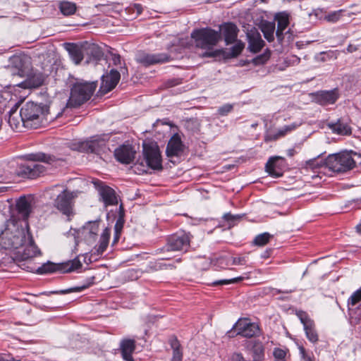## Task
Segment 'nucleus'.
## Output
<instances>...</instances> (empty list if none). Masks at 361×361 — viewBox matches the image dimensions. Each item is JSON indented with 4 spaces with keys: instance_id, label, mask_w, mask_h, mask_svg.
<instances>
[{
    "instance_id": "obj_6",
    "label": "nucleus",
    "mask_w": 361,
    "mask_h": 361,
    "mask_svg": "<svg viewBox=\"0 0 361 361\" xmlns=\"http://www.w3.org/2000/svg\"><path fill=\"white\" fill-rule=\"evenodd\" d=\"M42 111L41 106L32 102H27L20 111V122L25 127L37 128L40 125Z\"/></svg>"
},
{
    "instance_id": "obj_63",
    "label": "nucleus",
    "mask_w": 361,
    "mask_h": 361,
    "mask_svg": "<svg viewBox=\"0 0 361 361\" xmlns=\"http://www.w3.org/2000/svg\"><path fill=\"white\" fill-rule=\"evenodd\" d=\"M0 361H7V360L4 355L0 354Z\"/></svg>"
},
{
    "instance_id": "obj_60",
    "label": "nucleus",
    "mask_w": 361,
    "mask_h": 361,
    "mask_svg": "<svg viewBox=\"0 0 361 361\" xmlns=\"http://www.w3.org/2000/svg\"><path fill=\"white\" fill-rule=\"evenodd\" d=\"M119 236H120L119 233H118V235H116V233H115L114 239V241H113L114 244L116 243L118 241V240L119 238Z\"/></svg>"
},
{
    "instance_id": "obj_12",
    "label": "nucleus",
    "mask_w": 361,
    "mask_h": 361,
    "mask_svg": "<svg viewBox=\"0 0 361 361\" xmlns=\"http://www.w3.org/2000/svg\"><path fill=\"white\" fill-rule=\"evenodd\" d=\"M297 315L301 323L303 324L307 339L312 343H317L318 341L319 336L317 331L315 330L314 322L304 312H299L297 313Z\"/></svg>"
},
{
    "instance_id": "obj_5",
    "label": "nucleus",
    "mask_w": 361,
    "mask_h": 361,
    "mask_svg": "<svg viewBox=\"0 0 361 361\" xmlns=\"http://www.w3.org/2000/svg\"><path fill=\"white\" fill-rule=\"evenodd\" d=\"M195 46L198 48L210 51L221 39L220 31H216L210 27L194 30L191 32Z\"/></svg>"
},
{
    "instance_id": "obj_7",
    "label": "nucleus",
    "mask_w": 361,
    "mask_h": 361,
    "mask_svg": "<svg viewBox=\"0 0 361 361\" xmlns=\"http://www.w3.org/2000/svg\"><path fill=\"white\" fill-rule=\"evenodd\" d=\"M82 267L80 261L78 258L73 260L68 261L61 264H54L50 262L42 264L37 269L31 268L30 271L37 274H43L47 273H53L57 271L62 272H71L74 270L78 269Z\"/></svg>"
},
{
    "instance_id": "obj_44",
    "label": "nucleus",
    "mask_w": 361,
    "mask_h": 361,
    "mask_svg": "<svg viewBox=\"0 0 361 361\" xmlns=\"http://www.w3.org/2000/svg\"><path fill=\"white\" fill-rule=\"evenodd\" d=\"M87 287H88V286H76V287L71 288L69 289L60 290L59 293L61 294H66V293H71V292H78V291H81V290L85 289Z\"/></svg>"
},
{
    "instance_id": "obj_49",
    "label": "nucleus",
    "mask_w": 361,
    "mask_h": 361,
    "mask_svg": "<svg viewBox=\"0 0 361 361\" xmlns=\"http://www.w3.org/2000/svg\"><path fill=\"white\" fill-rule=\"evenodd\" d=\"M231 361H247L240 353H233L231 356Z\"/></svg>"
},
{
    "instance_id": "obj_1",
    "label": "nucleus",
    "mask_w": 361,
    "mask_h": 361,
    "mask_svg": "<svg viewBox=\"0 0 361 361\" xmlns=\"http://www.w3.org/2000/svg\"><path fill=\"white\" fill-rule=\"evenodd\" d=\"M324 164L330 171L344 173L352 170L357 164H361V155L353 151H343L329 154Z\"/></svg>"
},
{
    "instance_id": "obj_31",
    "label": "nucleus",
    "mask_w": 361,
    "mask_h": 361,
    "mask_svg": "<svg viewBox=\"0 0 361 361\" xmlns=\"http://www.w3.org/2000/svg\"><path fill=\"white\" fill-rule=\"evenodd\" d=\"M252 360L253 361H263L264 357V349L259 342L252 343Z\"/></svg>"
},
{
    "instance_id": "obj_51",
    "label": "nucleus",
    "mask_w": 361,
    "mask_h": 361,
    "mask_svg": "<svg viewBox=\"0 0 361 361\" xmlns=\"http://www.w3.org/2000/svg\"><path fill=\"white\" fill-rule=\"evenodd\" d=\"M112 61L114 65H118L121 63V56L118 54H113Z\"/></svg>"
},
{
    "instance_id": "obj_64",
    "label": "nucleus",
    "mask_w": 361,
    "mask_h": 361,
    "mask_svg": "<svg viewBox=\"0 0 361 361\" xmlns=\"http://www.w3.org/2000/svg\"><path fill=\"white\" fill-rule=\"evenodd\" d=\"M121 71H122V73L124 74L125 71H127V70L125 68H123L121 69Z\"/></svg>"
},
{
    "instance_id": "obj_26",
    "label": "nucleus",
    "mask_w": 361,
    "mask_h": 361,
    "mask_svg": "<svg viewBox=\"0 0 361 361\" xmlns=\"http://www.w3.org/2000/svg\"><path fill=\"white\" fill-rule=\"evenodd\" d=\"M298 124L291 123L290 125L285 126L277 130L274 134H267L265 136L266 141L276 140L280 137H284L288 133L293 131L298 126Z\"/></svg>"
},
{
    "instance_id": "obj_19",
    "label": "nucleus",
    "mask_w": 361,
    "mask_h": 361,
    "mask_svg": "<svg viewBox=\"0 0 361 361\" xmlns=\"http://www.w3.org/2000/svg\"><path fill=\"white\" fill-rule=\"evenodd\" d=\"M284 159L281 157H271L266 164L267 172L273 177H279L282 175V166Z\"/></svg>"
},
{
    "instance_id": "obj_11",
    "label": "nucleus",
    "mask_w": 361,
    "mask_h": 361,
    "mask_svg": "<svg viewBox=\"0 0 361 361\" xmlns=\"http://www.w3.org/2000/svg\"><path fill=\"white\" fill-rule=\"evenodd\" d=\"M233 329L237 331V334L243 337L250 338L259 333V327L255 323H250L246 319H240L234 325Z\"/></svg>"
},
{
    "instance_id": "obj_41",
    "label": "nucleus",
    "mask_w": 361,
    "mask_h": 361,
    "mask_svg": "<svg viewBox=\"0 0 361 361\" xmlns=\"http://www.w3.org/2000/svg\"><path fill=\"white\" fill-rule=\"evenodd\" d=\"M341 12H342L341 10L332 12V13L328 14L327 16H326L325 19L329 22L335 23L340 19L341 16Z\"/></svg>"
},
{
    "instance_id": "obj_14",
    "label": "nucleus",
    "mask_w": 361,
    "mask_h": 361,
    "mask_svg": "<svg viewBox=\"0 0 361 361\" xmlns=\"http://www.w3.org/2000/svg\"><path fill=\"white\" fill-rule=\"evenodd\" d=\"M120 78L121 74L118 71L111 70L109 73L102 76L100 91L105 94L113 90L118 82Z\"/></svg>"
},
{
    "instance_id": "obj_8",
    "label": "nucleus",
    "mask_w": 361,
    "mask_h": 361,
    "mask_svg": "<svg viewBox=\"0 0 361 361\" xmlns=\"http://www.w3.org/2000/svg\"><path fill=\"white\" fill-rule=\"evenodd\" d=\"M143 157L146 166L153 170L162 169V159L157 144H143Z\"/></svg>"
},
{
    "instance_id": "obj_53",
    "label": "nucleus",
    "mask_w": 361,
    "mask_h": 361,
    "mask_svg": "<svg viewBox=\"0 0 361 361\" xmlns=\"http://www.w3.org/2000/svg\"><path fill=\"white\" fill-rule=\"evenodd\" d=\"M269 58V56H260L259 57H257V59H255V62L256 63H258V61H260V60H262V63H264V61H266Z\"/></svg>"
},
{
    "instance_id": "obj_3",
    "label": "nucleus",
    "mask_w": 361,
    "mask_h": 361,
    "mask_svg": "<svg viewBox=\"0 0 361 361\" xmlns=\"http://www.w3.org/2000/svg\"><path fill=\"white\" fill-rule=\"evenodd\" d=\"M27 159L32 162L19 166L18 174L29 178H35L45 171V167L41 164H51L56 158L50 154L37 152L27 155Z\"/></svg>"
},
{
    "instance_id": "obj_20",
    "label": "nucleus",
    "mask_w": 361,
    "mask_h": 361,
    "mask_svg": "<svg viewBox=\"0 0 361 361\" xmlns=\"http://www.w3.org/2000/svg\"><path fill=\"white\" fill-rule=\"evenodd\" d=\"M99 195L105 205H114L118 204L115 191L107 185L99 184L97 186Z\"/></svg>"
},
{
    "instance_id": "obj_46",
    "label": "nucleus",
    "mask_w": 361,
    "mask_h": 361,
    "mask_svg": "<svg viewBox=\"0 0 361 361\" xmlns=\"http://www.w3.org/2000/svg\"><path fill=\"white\" fill-rule=\"evenodd\" d=\"M11 61L18 68L20 69L22 67L23 58L20 56H12L11 58Z\"/></svg>"
},
{
    "instance_id": "obj_39",
    "label": "nucleus",
    "mask_w": 361,
    "mask_h": 361,
    "mask_svg": "<svg viewBox=\"0 0 361 361\" xmlns=\"http://www.w3.org/2000/svg\"><path fill=\"white\" fill-rule=\"evenodd\" d=\"M361 300V288L355 291L348 299V304L354 306Z\"/></svg>"
},
{
    "instance_id": "obj_13",
    "label": "nucleus",
    "mask_w": 361,
    "mask_h": 361,
    "mask_svg": "<svg viewBox=\"0 0 361 361\" xmlns=\"http://www.w3.org/2000/svg\"><path fill=\"white\" fill-rule=\"evenodd\" d=\"M169 59V56L166 54H150L139 53L136 56L137 61L145 66L165 63L168 61Z\"/></svg>"
},
{
    "instance_id": "obj_28",
    "label": "nucleus",
    "mask_w": 361,
    "mask_h": 361,
    "mask_svg": "<svg viewBox=\"0 0 361 361\" xmlns=\"http://www.w3.org/2000/svg\"><path fill=\"white\" fill-rule=\"evenodd\" d=\"M277 20V30L276 32L278 38H283V32L289 24L288 16L285 13H279L276 16Z\"/></svg>"
},
{
    "instance_id": "obj_22",
    "label": "nucleus",
    "mask_w": 361,
    "mask_h": 361,
    "mask_svg": "<svg viewBox=\"0 0 361 361\" xmlns=\"http://www.w3.org/2000/svg\"><path fill=\"white\" fill-rule=\"evenodd\" d=\"M65 48L68 51L71 59L75 64H79L83 59V54L81 47L75 44H65Z\"/></svg>"
},
{
    "instance_id": "obj_34",
    "label": "nucleus",
    "mask_w": 361,
    "mask_h": 361,
    "mask_svg": "<svg viewBox=\"0 0 361 361\" xmlns=\"http://www.w3.org/2000/svg\"><path fill=\"white\" fill-rule=\"evenodd\" d=\"M60 10L65 16H70L73 14L76 11V6L75 4L69 1H63L60 4Z\"/></svg>"
},
{
    "instance_id": "obj_56",
    "label": "nucleus",
    "mask_w": 361,
    "mask_h": 361,
    "mask_svg": "<svg viewBox=\"0 0 361 361\" xmlns=\"http://www.w3.org/2000/svg\"><path fill=\"white\" fill-rule=\"evenodd\" d=\"M347 50L348 52L352 53L357 50V47L355 46L350 44V45H348Z\"/></svg>"
},
{
    "instance_id": "obj_52",
    "label": "nucleus",
    "mask_w": 361,
    "mask_h": 361,
    "mask_svg": "<svg viewBox=\"0 0 361 361\" xmlns=\"http://www.w3.org/2000/svg\"><path fill=\"white\" fill-rule=\"evenodd\" d=\"M122 226H123L121 224H120L118 221L116 222L115 225V233H116V235H118V233L120 234Z\"/></svg>"
},
{
    "instance_id": "obj_29",
    "label": "nucleus",
    "mask_w": 361,
    "mask_h": 361,
    "mask_svg": "<svg viewBox=\"0 0 361 361\" xmlns=\"http://www.w3.org/2000/svg\"><path fill=\"white\" fill-rule=\"evenodd\" d=\"M261 30L265 39L269 42L274 39L275 23L274 22L264 21L261 24Z\"/></svg>"
},
{
    "instance_id": "obj_15",
    "label": "nucleus",
    "mask_w": 361,
    "mask_h": 361,
    "mask_svg": "<svg viewBox=\"0 0 361 361\" xmlns=\"http://www.w3.org/2000/svg\"><path fill=\"white\" fill-rule=\"evenodd\" d=\"M190 245V238L188 235H174L169 238L166 245L167 250L187 251Z\"/></svg>"
},
{
    "instance_id": "obj_30",
    "label": "nucleus",
    "mask_w": 361,
    "mask_h": 361,
    "mask_svg": "<svg viewBox=\"0 0 361 361\" xmlns=\"http://www.w3.org/2000/svg\"><path fill=\"white\" fill-rule=\"evenodd\" d=\"M17 208L19 213L27 219L31 212V204L25 197H20L17 202Z\"/></svg>"
},
{
    "instance_id": "obj_45",
    "label": "nucleus",
    "mask_w": 361,
    "mask_h": 361,
    "mask_svg": "<svg viewBox=\"0 0 361 361\" xmlns=\"http://www.w3.org/2000/svg\"><path fill=\"white\" fill-rule=\"evenodd\" d=\"M232 265H244L246 263V259L245 257H231Z\"/></svg>"
},
{
    "instance_id": "obj_18",
    "label": "nucleus",
    "mask_w": 361,
    "mask_h": 361,
    "mask_svg": "<svg viewBox=\"0 0 361 361\" xmlns=\"http://www.w3.org/2000/svg\"><path fill=\"white\" fill-rule=\"evenodd\" d=\"M183 152V145L181 139L178 134L173 135L169 140L166 154L168 157H178Z\"/></svg>"
},
{
    "instance_id": "obj_23",
    "label": "nucleus",
    "mask_w": 361,
    "mask_h": 361,
    "mask_svg": "<svg viewBox=\"0 0 361 361\" xmlns=\"http://www.w3.org/2000/svg\"><path fill=\"white\" fill-rule=\"evenodd\" d=\"M99 224L97 221H90L83 227V232L86 240L91 243L94 242L96 239L99 231Z\"/></svg>"
},
{
    "instance_id": "obj_35",
    "label": "nucleus",
    "mask_w": 361,
    "mask_h": 361,
    "mask_svg": "<svg viewBox=\"0 0 361 361\" xmlns=\"http://www.w3.org/2000/svg\"><path fill=\"white\" fill-rule=\"evenodd\" d=\"M272 235L269 233H261L255 237L254 243L258 246H263L269 241Z\"/></svg>"
},
{
    "instance_id": "obj_50",
    "label": "nucleus",
    "mask_w": 361,
    "mask_h": 361,
    "mask_svg": "<svg viewBox=\"0 0 361 361\" xmlns=\"http://www.w3.org/2000/svg\"><path fill=\"white\" fill-rule=\"evenodd\" d=\"M15 112H13V111H11L10 112V116H9V118H8V123H10V125L12 126H15L16 128H18L19 124H20V122H16V118H15Z\"/></svg>"
},
{
    "instance_id": "obj_36",
    "label": "nucleus",
    "mask_w": 361,
    "mask_h": 361,
    "mask_svg": "<svg viewBox=\"0 0 361 361\" xmlns=\"http://www.w3.org/2000/svg\"><path fill=\"white\" fill-rule=\"evenodd\" d=\"M44 82L43 75L40 73L33 75L29 79V84L32 87H37Z\"/></svg>"
},
{
    "instance_id": "obj_38",
    "label": "nucleus",
    "mask_w": 361,
    "mask_h": 361,
    "mask_svg": "<svg viewBox=\"0 0 361 361\" xmlns=\"http://www.w3.org/2000/svg\"><path fill=\"white\" fill-rule=\"evenodd\" d=\"M244 48V44L240 42H237L231 48V55L233 57H236L238 56Z\"/></svg>"
},
{
    "instance_id": "obj_16",
    "label": "nucleus",
    "mask_w": 361,
    "mask_h": 361,
    "mask_svg": "<svg viewBox=\"0 0 361 361\" xmlns=\"http://www.w3.org/2000/svg\"><path fill=\"white\" fill-rule=\"evenodd\" d=\"M135 151L130 145H121L114 152L116 159L119 162L125 164L131 163L135 159Z\"/></svg>"
},
{
    "instance_id": "obj_17",
    "label": "nucleus",
    "mask_w": 361,
    "mask_h": 361,
    "mask_svg": "<svg viewBox=\"0 0 361 361\" xmlns=\"http://www.w3.org/2000/svg\"><path fill=\"white\" fill-rule=\"evenodd\" d=\"M23 246H25L23 252L20 253V251L18 252L21 260H28L40 255V251L35 245L29 233L27 234L26 242L23 245Z\"/></svg>"
},
{
    "instance_id": "obj_21",
    "label": "nucleus",
    "mask_w": 361,
    "mask_h": 361,
    "mask_svg": "<svg viewBox=\"0 0 361 361\" xmlns=\"http://www.w3.org/2000/svg\"><path fill=\"white\" fill-rule=\"evenodd\" d=\"M219 31L223 32L226 44H233L236 41L238 30L235 24L226 23L221 25Z\"/></svg>"
},
{
    "instance_id": "obj_47",
    "label": "nucleus",
    "mask_w": 361,
    "mask_h": 361,
    "mask_svg": "<svg viewBox=\"0 0 361 361\" xmlns=\"http://www.w3.org/2000/svg\"><path fill=\"white\" fill-rule=\"evenodd\" d=\"M325 99L327 100L329 103H334L337 99V96L335 92H329L325 94Z\"/></svg>"
},
{
    "instance_id": "obj_42",
    "label": "nucleus",
    "mask_w": 361,
    "mask_h": 361,
    "mask_svg": "<svg viewBox=\"0 0 361 361\" xmlns=\"http://www.w3.org/2000/svg\"><path fill=\"white\" fill-rule=\"evenodd\" d=\"M273 355L274 357V360H284L286 357V352L281 348H275Z\"/></svg>"
},
{
    "instance_id": "obj_27",
    "label": "nucleus",
    "mask_w": 361,
    "mask_h": 361,
    "mask_svg": "<svg viewBox=\"0 0 361 361\" xmlns=\"http://www.w3.org/2000/svg\"><path fill=\"white\" fill-rule=\"evenodd\" d=\"M328 126L334 133L338 135H349L352 133L351 128L340 120L336 123H329Z\"/></svg>"
},
{
    "instance_id": "obj_43",
    "label": "nucleus",
    "mask_w": 361,
    "mask_h": 361,
    "mask_svg": "<svg viewBox=\"0 0 361 361\" xmlns=\"http://www.w3.org/2000/svg\"><path fill=\"white\" fill-rule=\"evenodd\" d=\"M232 109H233V105L226 104L221 106L219 109L218 111L220 115L226 116L227 114L231 112L232 111Z\"/></svg>"
},
{
    "instance_id": "obj_58",
    "label": "nucleus",
    "mask_w": 361,
    "mask_h": 361,
    "mask_svg": "<svg viewBox=\"0 0 361 361\" xmlns=\"http://www.w3.org/2000/svg\"><path fill=\"white\" fill-rule=\"evenodd\" d=\"M135 8L137 9V12L138 14L142 13V6L140 4H135Z\"/></svg>"
},
{
    "instance_id": "obj_57",
    "label": "nucleus",
    "mask_w": 361,
    "mask_h": 361,
    "mask_svg": "<svg viewBox=\"0 0 361 361\" xmlns=\"http://www.w3.org/2000/svg\"><path fill=\"white\" fill-rule=\"evenodd\" d=\"M295 154V150L294 149H289L287 150V154L289 157H293Z\"/></svg>"
},
{
    "instance_id": "obj_33",
    "label": "nucleus",
    "mask_w": 361,
    "mask_h": 361,
    "mask_svg": "<svg viewBox=\"0 0 361 361\" xmlns=\"http://www.w3.org/2000/svg\"><path fill=\"white\" fill-rule=\"evenodd\" d=\"M109 237H110V229L108 228H106L103 231V232L101 235L99 245V247L97 249V252L99 254H102L106 249L108 244H109Z\"/></svg>"
},
{
    "instance_id": "obj_24",
    "label": "nucleus",
    "mask_w": 361,
    "mask_h": 361,
    "mask_svg": "<svg viewBox=\"0 0 361 361\" xmlns=\"http://www.w3.org/2000/svg\"><path fill=\"white\" fill-rule=\"evenodd\" d=\"M135 341L132 339H126L121 343V349L123 358L126 361H133L132 353L135 350Z\"/></svg>"
},
{
    "instance_id": "obj_4",
    "label": "nucleus",
    "mask_w": 361,
    "mask_h": 361,
    "mask_svg": "<svg viewBox=\"0 0 361 361\" xmlns=\"http://www.w3.org/2000/svg\"><path fill=\"white\" fill-rule=\"evenodd\" d=\"M97 88L94 82H76L71 90V95L67 103L68 107H78L89 100Z\"/></svg>"
},
{
    "instance_id": "obj_32",
    "label": "nucleus",
    "mask_w": 361,
    "mask_h": 361,
    "mask_svg": "<svg viewBox=\"0 0 361 361\" xmlns=\"http://www.w3.org/2000/svg\"><path fill=\"white\" fill-rule=\"evenodd\" d=\"M171 346L173 349L171 361H182L183 353L180 350V345L176 338L171 340Z\"/></svg>"
},
{
    "instance_id": "obj_37",
    "label": "nucleus",
    "mask_w": 361,
    "mask_h": 361,
    "mask_svg": "<svg viewBox=\"0 0 361 361\" xmlns=\"http://www.w3.org/2000/svg\"><path fill=\"white\" fill-rule=\"evenodd\" d=\"M245 278V277H244V276H239V277L233 278V279H231L219 280V281H214L213 283V284L214 286H217V285H227V284H230V283H238L239 281H243ZM246 278L247 279L248 276H247Z\"/></svg>"
},
{
    "instance_id": "obj_55",
    "label": "nucleus",
    "mask_w": 361,
    "mask_h": 361,
    "mask_svg": "<svg viewBox=\"0 0 361 361\" xmlns=\"http://www.w3.org/2000/svg\"><path fill=\"white\" fill-rule=\"evenodd\" d=\"M91 49L96 51V56L99 57L102 55V51L95 46H92Z\"/></svg>"
},
{
    "instance_id": "obj_61",
    "label": "nucleus",
    "mask_w": 361,
    "mask_h": 361,
    "mask_svg": "<svg viewBox=\"0 0 361 361\" xmlns=\"http://www.w3.org/2000/svg\"><path fill=\"white\" fill-rule=\"evenodd\" d=\"M8 187H5V186H0V193H2L5 191H6Z\"/></svg>"
},
{
    "instance_id": "obj_59",
    "label": "nucleus",
    "mask_w": 361,
    "mask_h": 361,
    "mask_svg": "<svg viewBox=\"0 0 361 361\" xmlns=\"http://www.w3.org/2000/svg\"><path fill=\"white\" fill-rule=\"evenodd\" d=\"M215 56V54L213 51H208L203 54V56L212 57V56Z\"/></svg>"
},
{
    "instance_id": "obj_40",
    "label": "nucleus",
    "mask_w": 361,
    "mask_h": 361,
    "mask_svg": "<svg viewBox=\"0 0 361 361\" xmlns=\"http://www.w3.org/2000/svg\"><path fill=\"white\" fill-rule=\"evenodd\" d=\"M299 351L302 361H314L312 354L307 353L302 346H299Z\"/></svg>"
},
{
    "instance_id": "obj_25",
    "label": "nucleus",
    "mask_w": 361,
    "mask_h": 361,
    "mask_svg": "<svg viewBox=\"0 0 361 361\" xmlns=\"http://www.w3.org/2000/svg\"><path fill=\"white\" fill-rule=\"evenodd\" d=\"M249 49L252 52L257 53L264 46V42L262 40L260 34L255 31L248 35Z\"/></svg>"
},
{
    "instance_id": "obj_2",
    "label": "nucleus",
    "mask_w": 361,
    "mask_h": 361,
    "mask_svg": "<svg viewBox=\"0 0 361 361\" xmlns=\"http://www.w3.org/2000/svg\"><path fill=\"white\" fill-rule=\"evenodd\" d=\"M27 231L14 220L6 222L0 233V247L5 250H17L26 242Z\"/></svg>"
},
{
    "instance_id": "obj_54",
    "label": "nucleus",
    "mask_w": 361,
    "mask_h": 361,
    "mask_svg": "<svg viewBox=\"0 0 361 361\" xmlns=\"http://www.w3.org/2000/svg\"><path fill=\"white\" fill-rule=\"evenodd\" d=\"M224 218L227 221H230V220H233L235 219V216H233L231 214L228 213V214H224Z\"/></svg>"
},
{
    "instance_id": "obj_9",
    "label": "nucleus",
    "mask_w": 361,
    "mask_h": 361,
    "mask_svg": "<svg viewBox=\"0 0 361 361\" xmlns=\"http://www.w3.org/2000/svg\"><path fill=\"white\" fill-rule=\"evenodd\" d=\"M106 140L100 136L92 137L90 140L80 142L75 145L73 149L82 152L99 154L106 147Z\"/></svg>"
},
{
    "instance_id": "obj_10",
    "label": "nucleus",
    "mask_w": 361,
    "mask_h": 361,
    "mask_svg": "<svg viewBox=\"0 0 361 361\" xmlns=\"http://www.w3.org/2000/svg\"><path fill=\"white\" fill-rule=\"evenodd\" d=\"M73 193L67 190H64L57 195L54 205L60 212L69 218L73 215Z\"/></svg>"
},
{
    "instance_id": "obj_62",
    "label": "nucleus",
    "mask_w": 361,
    "mask_h": 361,
    "mask_svg": "<svg viewBox=\"0 0 361 361\" xmlns=\"http://www.w3.org/2000/svg\"><path fill=\"white\" fill-rule=\"evenodd\" d=\"M357 231L361 233V224L356 226Z\"/></svg>"
},
{
    "instance_id": "obj_48",
    "label": "nucleus",
    "mask_w": 361,
    "mask_h": 361,
    "mask_svg": "<svg viewBox=\"0 0 361 361\" xmlns=\"http://www.w3.org/2000/svg\"><path fill=\"white\" fill-rule=\"evenodd\" d=\"M231 260V259L226 258V256H222L218 259V263L221 267L232 265Z\"/></svg>"
}]
</instances>
